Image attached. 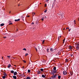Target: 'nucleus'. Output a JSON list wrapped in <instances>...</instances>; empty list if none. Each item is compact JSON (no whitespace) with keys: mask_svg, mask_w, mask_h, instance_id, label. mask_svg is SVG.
I'll list each match as a JSON object with an SVG mask.
<instances>
[{"mask_svg":"<svg viewBox=\"0 0 79 79\" xmlns=\"http://www.w3.org/2000/svg\"><path fill=\"white\" fill-rule=\"evenodd\" d=\"M64 42H65L64 41H63V44H64Z\"/></svg>","mask_w":79,"mask_h":79,"instance_id":"nucleus-51","label":"nucleus"},{"mask_svg":"<svg viewBox=\"0 0 79 79\" xmlns=\"http://www.w3.org/2000/svg\"><path fill=\"white\" fill-rule=\"evenodd\" d=\"M76 48H77V49H79V46H76Z\"/></svg>","mask_w":79,"mask_h":79,"instance_id":"nucleus-16","label":"nucleus"},{"mask_svg":"<svg viewBox=\"0 0 79 79\" xmlns=\"http://www.w3.org/2000/svg\"><path fill=\"white\" fill-rule=\"evenodd\" d=\"M23 61L24 62V63H26V61L25 60H23Z\"/></svg>","mask_w":79,"mask_h":79,"instance_id":"nucleus-29","label":"nucleus"},{"mask_svg":"<svg viewBox=\"0 0 79 79\" xmlns=\"http://www.w3.org/2000/svg\"><path fill=\"white\" fill-rule=\"evenodd\" d=\"M4 23H2L0 24L1 26H4Z\"/></svg>","mask_w":79,"mask_h":79,"instance_id":"nucleus-11","label":"nucleus"},{"mask_svg":"<svg viewBox=\"0 0 79 79\" xmlns=\"http://www.w3.org/2000/svg\"><path fill=\"white\" fill-rule=\"evenodd\" d=\"M7 57L9 58H10V56H7Z\"/></svg>","mask_w":79,"mask_h":79,"instance_id":"nucleus-34","label":"nucleus"},{"mask_svg":"<svg viewBox=\"0 0 79 79\" xmlns=\"http://www.w3.org/2000/svg\"><path fill=\"white\" fill-rule=\"evenodd\" d=\"M42 47L40 46H39L38 47V48L39 50H40L41 49V48Z\"/></svg>","mask_w":79,"mask_h":79,"instance_id":"nucleus-4","label":"nucleus"},{"mask_svg":"<svg viewBox=\"0 0 79 79\" xmlns=\"http://www.w3.org/2000/svg\"><path fill=\"white\" fill-rule=\"evenodd\" d=\"M69 29V28L68 27H67V28H66V30H67V29Z\"/></svg>","mask_w":79,"mask_h":79,"instance_id":"nucleus-52","label":"nucleus"},{"mask_svg":"<svg viewBox=\"0 0 79 79\" xmlns=\"http://www.w3.org/2000/svg\"><path fill=\"white\" fill-rule=\"evenodd\" d=\"M3 75L5 76H6V77L7 76V74L6 73H4Z\"/></svg>","mask_w":79,"mask_h":79,"instance_id":"nucleus-13","label":"nucleus"},{"mask_svg":"<svg viewBox=\"0 0 79 79\" xmlns=\"http://www.w3.org/2000/svg\"><path fill=\"white\" fill-rule=\"evenodd\" d=\"M6 38V36H4V37H3L4 38Z\"/></svg>","mask_w":79,"mask_h":79,"instance_id":"nucleus-44","label":"nucleus"},{"mask_svg":"<svg viewBox=\"0 0 79 79\" xmlns=\"http://www.w3.org/2000/svg\"><path fill=\"white\" fill-rule=\"evenodd\" d=\"M45 18H47V17H46V16H45Z\"/></svg>","mask_w":79,"mask_h":79,"instance_id":"nucleus-59","label":"nucleus"},{"mask_svg":"<svg viewBox=\"0 0 79 79\" xmlns=\"http://www.w3.org/2000/svg\"><path fill=\"white\" fill-rule=\"evenodd\" d=\"M31 64V63L30 62V63H29V64Z\"/></svg>","mask_w":79,"mask_h":79,"instance_id":"nucleus-62","label":"nucleus"},{"mask_svg":"<svg viewBox=\"0 0 79 79\" xmlns=\"http://www.w3.org/2000/svg\"><path fill=\"white\" fill-rule=\"evenodd\" d=\"M56 0H54V1L56 2Z\"/></svg>","mask_w":79,"mask_h":79,"instance_id":"nucleus-61","label":"nucleus"},{"mask_svg":"<svg viewBox=\"0 0 79 79\" xmlns=\"http://www.w3.org/2000/svg\"><path fill=\"white\" fill-rule=\"evenodd\" d=\"M30 17V15H27V17Z\"/></svg>","mask_w":79,"mask_h":79,"instance_id":"nucleus-48","label":"nucleus"},{"mask_svg":"<svg viewBox=\"0 0 79 79\" xmlns=\"http://www.w3.org/2000/svg\"><path fill=\"white\" fill-rule=\"evenodd\" d=\"M11 66L10 64H9V65L8 66V68H10Z\"/></svg>","mask_w":79,"mask_h":79,"instance_id":"nucleus-10","label":"nucleus"},{"mask_svg":"<svg viewBox=\"0 0 79 79\" xmlns=\"http://www.w3.org/2000/svg\"><path fill=\"white\" fill-rule=\"evenodd\" d=\"M44 17H42L41 20L42 21H44Z\"/></svg>","mask_w":79,"mask_h":79,"instance_id":"nucleus-14","label":"nucleus"},{"mask_svg":"<svg viewBox=\"0 0 79 79\" xmlns=\"http://www.w3.org/2000/svg\"><path fill=\"white\" fill-rule=\"evenodd\" d=\"M61 76H58V78L59 79H60L61 78Z\"/></svg>","mask_w":79,"mask_h":79,"instance_id":"nucleus-17","label":"nucleus"},{"mask_svg":"<svg viewBox=\"0 0 79 79\" xmlns=\"http://www.w3.org/2000/svg\"><path fill=\"white\" fill-rule=\"evenodd\" d=\"M49 50V49H47V51H48Z\"/></svg>","mask_w":79,"mask_h":79,"instance_id":"nucleus-53","label":"nucleus"},{"mask_svg":"<svg viewBox=\"0 0 79 79\" xmlns=\"http://www.w3.org/2000/svg\"><path fill=\"white\" fill-rule=\"evenodd\" d=\"M24 17L23 15V16H22L21 18L22 19L23 21H24Z\"/></svg>","mask_w":79,"mask_h":79,"instance_id":"nucleus-5","label":"nucleus"},{"mask_svg":"<svg viewBox=\"0 0 79 79\" xmlns=\"http://www.w3.org/2000/svg\"><path fill=\"white\" fill-rule=\"evenodd\" d=\"M40 70L42 72H43L44 71V69H41Z\"/></svg>","mask_w":79,"mask_h":79,"instance_id":"nucleus-26","label":"nucleus"},{"mask_svg":"<svg viewBox=\"0 0 79 79\" xmlns=\"http://www.w3.org/2000/svg\"><path fill=\"white\" fill-rule=\"evenodd\" d=\"M10 13H11V12L10 11Z\"/></svg>","mask_w":79,"mask_h":79,"instance_id":"nucleus-64","label":"nucleus"},{"mask_svg":"<svg viewBox=\"0 0 79 79\" xmlns=\"http://www.w3.org/2000/svg\"><path fill=\"white\" fill-rule=\"evenodd\" d=\"M76 23V21H75V20H74V23Z\"/></svg>","mask_w":79,"mask_h":79,"instance_id":"nucleus-45","label":"nucleus"},{"mask_svg":"<svg viewBox=\"0 0 79 79\" xmlns=\"http://www.w3.org/2000/svg\"><path fill=\"white\" fill-rule=\"evenodd\" d=\"M27 79H31V78L30 77H27Z\"/></svg>","mask_w":79,"mask_h":79,"instance_id":"nucleus-18","label":"nucleus"},{"mask_svg":"<svg viewBox=\"0 0 79 79\" xmlns=\"http://www.w3.org/2000/svg\"><path fill=\"white\" fill-rule=\"evenodd\" d=\"M35 15V13H32V15H33L32 16H34V15Z\"/></svg>","mask_w":79,"mask_h":79,"instance_id":"nucleus-35","label":"nucleus"},{"mask_svg":"<svg viewBox=\"0 0 79 79\" xmlns=\"http://www.w3.org/2000/svg\"><path fill=\"white\" fill-rule=\"evenodd\" d=\"M61 37V36H59V37H58V39L59 40V39H60V38Z\"/></svg>","mask_w":79,"mask_h":79,"instance_id":"nucleus-32","label":"nucleus"},{"mask_svg":"<svg viewBox=\"0 0 79 79\" xmlns=\"http://www.w3.org/2000/svg\"><path fill=\"white\" fill-rule=\"evenodd\" d=\"M10 72H11V73H13L14 72V71L13 70H11L10 71Z\"/></svg>","mask_w":79,"mask_h":79,"instance_id":"nucleus-19","label":"nucleus"},{"mask_svg":"<svg viewBox=\"0 0 79 79\" xmlns=\"http://www.w3.org/2000/svg\"><path fill=\"white\" fill-rule=\"evenodd\" d=\"M73 56V54H71V56L72 57Z\"/></svg>","mask_w":79,"mask_h":79,"instance_id":"nucleus-47","label":"nucleus"},{"mask_svg":"<svg viewBox=\"0 0 79 79\" xmlns=\"http://www.w3.org/2000/svg\"><path fill=\"white\" fill-rule=\"evenodd\" d=\"M68 59H66L65 60V62H68Z\"/></svg>","mask_w":79,"mask_h":79,"instance_id":"nucleus-24","label":"nucleus"},{"mask_svg":"<svg viewBox=\"0 0 79 79\" xmlns=\"http://www.w3.org/2000/svg\"><path fill=\"white\" fill-rule=\"evenodd\" d=\"M17 74V72H15L14 73V75H16Z\"/></svg>","mask_w":79,"mask_h":79,"instance_id":"nucleus-7","label":"nucleus"},{"mask_svg":"<svg viewBox=\"0 0 79 79\" xmlns=\"http://www.w3.org/2000/svg\"><path fill=\"white\" fill-rule=\"evenodd\" d=\"M44 63H45V61H43Z\"/></svg>","mask_w":79,"mask_h":79,"instance_id":"nucleus-60","label":"nucleus"},{"mask_svg":"<svg viewBox=\"0 0 79 79\" xmlns=\"http://www.w3.org/2000/svg\"><path fill=\"white\" fill-rule=\"evenodd\" d=\"M72 47L71 46H69V48L70 50L72 49Z\"/></svg>","mask_w":79,"mask_h":79,"instance_id":"nucleus-15","label":"nucleus"},{"mask_svg":"<svg viewBox=\"0 0 79 79\" xmlns=\"http://www.w3.org/2000/svg\"><path fill=\"white\" fill-rule=\"evenodd\" d=\"M22 68L24 69V66H23V68Z\"/></svg>","mask_w":79,"mask_h":79,"instance_id":"nucleus-46","label":"nucleus"},{"mask_svg":"<svg viewBox=\"0 0 79 79\" xmlns=\"http://www.w3.org/2000/svg\"><path fill=\"white\" fill-rule=\"evenodd\" d=\"M12 24H13V23H10L9 24V25H12Z\"/></svg>","mask_w":79,"mask_h":79,"instance_id":"nucleus-38","label":"nucleus"},{"mask_svg":"<svg viewBox=\"0 0 79 79\" xmlns=\"http://www.w3.org/2000/svg\"><path fill=\"white\" fill-rule=\"evenodd\" d=\"M67 72L66 71H64L63 72V74L64 75H66L67 74Z\"/></svg>","mask_w":79,"mask_h":79,"instance_id":"nucleus-1","label":"nucleus"},{"mask_svg":"<svg viewBox=\"0 0 79 79\" xmlns=\"http://www.w3.org/2000/svg\"><path fill=\"white\" fill-rule=\"evenodd\" d=\"M19 30V29H16V31H18Z\"/></svg>","mask_w":79,"mask_h":79,"instance_id":"nucleus-36","label":"nucleus"},{"mask_svg":"<svg viewBox=\"0 0 79 79\" xmlns=\"http://www.w3.org/2000/svg\"><path fill=\"white\" fill-rule=\"evenodd\" d=\"M44 40H43V42H42L43 43H44Z\"/></svg>","mask_w":79,"mask_h":79,"instance_id":"nucleus-41","label":"nucleus"},{"mask_svg":"<svg viewBox=\"0 0 79 79\" xmlns=\"http://www.w3.org/2000/svg\"><path fill=\"white\" fill-rule=\"evenodd\" d=\"M42 77H43V78H45V76L44 75H43H43H42Z\"/></svg>","mask_w":79,"mask_h":79,"instance_id":"nucleus-12","label":"nucleus"},{"mask_svg":"<svg viewBox=\"0 0 79 79\" xmlns=\"http://www.w3.org/2000/svg\"><path fill=\"white\" fill-rule=\"evenodd\" d=\"M2 59H3V57H2Z\"/></svg>","mask_w":79,"mask_h":79,"instance_id":"nucleus-57","label":"nucleus"},{"mask_svg":"<svg viewBox=\"0 0 79 79\" xmlns=\"http://www.w3.org/2000/svg\"><path fill=\"white\" fill-rule=\"evenodd\" d=\"M20 19H15V22H18V21H20Z\"/></svg>","mask_w":79,"mask_h":79,"instance_id":"nucleus-3","label":"nucleus"},{"mask_svg":"<svg viewBox=\"0 0 79 79\" xmlns=\"http://www.w3.org/2000/svg\"><path fill=\"white\" fill-rule=\"evenodd\" d=\"M31 72V70L30 69L28 70V72L30 73Z\"/></svg>","mask_w":79,"mask_h":79,"instance_id":"nucleus-28","label":"nucleus"},{"mask_svg":"<svg viewBox=\"0 0 79 79\" xmlns=\"http://www.w3.org/2000/svg\"><path fill=\"white\" fill-rule=\"evenodd\" d=\"M28 53H26L25 54V56H26L27 55H28Z\"/></svg>","mask_w":79,"mask_h":79,"instance_id":"nucleus-30","label":"nucleus"},{"mask_svg":"<svg viewBox=\"0 0 79 79\" xmlns=\"http://www.w3.org/2000/svg\"><path fill=\"white\" fill-rule=\"evenodd\" d=\"M9 22H10V23H12V22H11V21H9Z\"/></svg>","mask_w":79,"mask_h":79,"instance_id":"nucleus-49","label":"nucleus"},{"mask_svg":"<svg viewBox=\"0 0 79 79\" xmlns=\"http://www.w3.org/2000/svg\"><path fill=\"white\" fill-rule=\"evenodd\" d=\"M74 24H76V22H75V23H74Z\"/></svg>","mask_w":79,"mask_h":79,"instance_id":"nucleus-56","label":"nucleus"},{"mask_svg":"<svg viewBox=\"0 0 79 79\" xmlns=\"http://www.w3.org/2000/svg\"><path fill=\"white\" fill-rule=\"evenodd\" d=\"M50 77L51 78V79H53V78H52V76L51 77Z\"/></svg>","mask_w":79,"mask_h":79,"instance_id":"nucleus-54","label":"nucleus"},{"mask_svg":"<svg viewBox=\"0 0 79 79\" xmlns=\"http://www.w3.org/2000/svg\"><path fill=\"white\" fill-rule=\"evenodd\" d=\"M39 23V22L38 21V20H37L36 21V23Z\"/></svg>","mask_w":79,"mask_h":79,"instance_id":"nucleus-27","label":"nucleus"},{"mask_svg":"<svg viewBox=\"0 0 79 79\" xmlns=\"http://www.w3.org/2000/svg\"><path fill=\"white\" fill-rule=\"evenodd\" d=\"M35 49L36 50V52H37V48H35Z\"/></svg>","mask_w":79,"mask_h":79,"instance_id":"nucleus-39","label":"nucleus"},{"mask_svg":"<svg viewBox=\"0 0 79 79\" xmlns=\"http://www.w3.org/2000/svg\"><path fill=\"white\" fill-rule=\"evenodd\" d=\"M70 31V29L69 30V31Z\"/></svg>","mask_w":79,"mask_h":79,"instance_id":"nucleus-58","label":"nucleus"},{"mask_svg":"<svg viewBox=\"0 0 79 79\" xmlns=\"http://www.w3.org/2000/svg\"><path fill=\"white\" fill-rule=\"evenodd\" d=\"M57 71L56 70H53V71H52V72L53 73H56V72Z\"/></svg>","mask_w":79,"mask_h":79,"instance_id":"nucleus-9","label":"nucleus"},{"mask_svg":"<svg viewBox=\"0 0 79 79\" xmlns=\"http://www.w3.org/2000/svg\"><path fill=\"white\" fill-rule=\"evenodd\" d=\"M50 50L51 51H52V52L53 51V48H52L50 49Z\"/></svg>","mask_w":79,"mask_h":79,"instance_id":"nucleus-22","label":"nucleus"},{"mask_svg":"<svg viewBox=\"0 0 79 79\" xmlns=\"http://www.w3.org/2000/svg\"><path fill=\"white\" fill-rule=\"evenodd\" d=\"M34 24V22H32V23L31 24V25H32V24Z\"/></svg>","mask_w":79,"mask_h":79,"instance_id":"nucleus-42","label":"nucleus"},{"mask_svg":"<svg viewBox=\"0 0 79 79\" xmlns=\"http://www.w3.org/2000/svg\"><path fill=\"white\" fill-rule=\"evenodd\" d=\"M47 10H45L44 11V13H46L47 11Z\"/></svg>","mask_w":79,"mask_h":79,"instance_id":"nucleus-33","label":"nucleus"},{"mask_svg":"<svg viewBox=\"0 0 79 79\" xmlns=\"http://www.w3.org/2000/svg\"><path fill=\"white\" fill-rule=\"evenodd\" d=\"M18 6H20V5H19H19H18Z\"/></svg>","mask_w":79,"mask_h":79,"instance_id":"nucleus-63","label":"nucleus"},{"mask_svg":"<svg viewBox=\"0 0 79 79\" xmlns=\"http://www.w3.org/2000/svg\"><path fill=\"white\" fill-rule=\"evenodd\" d=\"M65 38H64V39L63 40V41H65Z\"/></svg>","mask_w":79,"mask_h":79,"instance_id":"nucleus-40","label":"nucleus"},{"mask_svg":"<svg viewBox=\"0 0 79 79\" xmlns=\"http://www.w3.org/2000/svg\"><path fill=\"white\" fill-rule=\"evenodd\" d=\"M53 75H54V73L52 72V73Z\"/></svg>","mask_w":79,"mask_h":79,"instance_id":"nucleus-50","label":"nucleus"},{"mask_svg":"<svg viewBox=\"0 0 79 79\" xmlns=\"http://www.w3.org/2000/svg\"><path fill=\"white\" fill-rule=\"evenodd\" d=\"M76 46H79V44H77H77L76 43Z\"/></svg>","mask_w":79,"mask_h":79,"instance_id":"nucleus-25","label":"nucleus"},{"mask_svg":"<svg viewBox=\"0 0 79 79\" xmlns=\"http://www.w3.org/2000/svg\"><path fill=\"white\" fill-rule=\"evenodd\" d=\"M46 6H47V4H45V5H44V6L46 7Z\"/></svg>","mask_w":79,"mask_h":79,"instance_id":"nucleus-37","label":"nucleus"},{"mask_svg":"<svg viewBox=\"0 0 79 79\" xmlns=\"http://www.w3.org/2000/svg\"><path fill=\"white\" fill-rule=\"evenodd\" d=\"M70 74L71 75H72L73 74V72L72 71L70 72Z\"/></svg>","mask_w":79,"mask_h":79,"instance_id":"nucleus-20","label":"nucleus"},{"mask_svg":"<svg viewBox=\"0 0 79 79\" xmlns=\"http://www.w3.org/2000/svg\"><path fill=\"white\" fill-rule=\"evenodd\" d=\"M37 72L39 74H40L41 73V71L39 70H38V71H37Z\"/></svg>","mask_w":79,"mask_h":79,"instance_id":"nucleus-8","label":"nucleus"},{"mask_svg":"<svg viewBox=\"0 0 79 79\" xmlns=\"http://www.w3.org/2000/svg\"><path fill=\"white\" fill-rule=\"evenodd\" d=\"M60 15H62V14H60Z\"/></svg>","mask_w":79,"mask_h":79,"instance_id":"nucleus-55","label":"nucleus"},{"mask_svg":"<svg viewBox=\"0 0 79 79\" xmlns=\"http://www.w3.org/2000/svg\"><path fill=\"white\" fill-rule=\"evenodd\" d=\"M23 50H25V51H26L27 50L25 48H23Z\"/></svg>","mask_w":79,"mask_h":79,"instance_id":"nucleus-31","label":"nucleus"},{"mask_svg":"<svg viewBox=\"0 0 79 79\" xmlns=\"http://www.w3.org/2000/svg\"><path fill=\"white\" fill-rule=\"evenodd\" d=\"M5 78H6V76H4L2 77L3 79H5Z\"/></svg>","mask_w":79,"mask_h":79,"instance_id":"nucleus-21","label":"nucleus"},{"mask_svg":"<svg viewBox=\"0 0 79 79\" xmlns=\"http://www.w3.org/2000/svg\"><path fill=\"white\" fill-rule=\"evenodd\" d=\"M56 75H53V76H52V78L54 79L56 78Z\"/></svg>","mask_w":79,"mask_h":79,"instance_id":"nucleus-2","label":"nucleus"},{"mask_svg":"<svg viewBox=\"0 0 79 79\" xmlns=\"http://www.w3.org/2000/svg\"><path fill=\"white\" fill-rule=\"evenodd\" d=\"M56 67H54L53 69L54 70H56Z\"/></svg>","mask_w":79,"mask_h":79,"instance_id":"nucleus-23","label":"nucleus"},{"mask_svg":"<svg viewBox=\"0 0 79 79\" xmlns=\"http://www.w3.org/2000/svg\"><path fill=\"white\" fill-rule=\"evenodd\" d=\"M13 78L15 79H16L17 77H16V76H13Z\"/></svg>","mask_w":79,"mask_h":79,"instance_id":"nucleus-6","label":"nucleus"},{"mask_svg":"<svg viewBox=\"0 0 79 79\" xmlns=\"http://www.w3.org/2000/svg\"><path fill=\"white\" fill-rule=\"evenodd\" d=\"M49 1V0H46V2H48Z\"/></svg>","mask_w":79,"mask_h":79,"instance_id":"nucleus-43","label":"nucleus"}]
</instances>
